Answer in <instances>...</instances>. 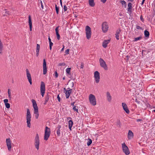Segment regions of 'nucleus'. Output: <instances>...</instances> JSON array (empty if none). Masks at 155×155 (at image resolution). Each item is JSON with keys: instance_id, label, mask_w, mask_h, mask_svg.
Masks as SVG:
<instances>
[{"instance_id": "f257e3e1", "label": "nucleus", "mask_w": 155, "mask_h": 155, "mask_svg": "<svg viewBox=\"0 0 155 155\" xmlns=\"http://www.w3.org/2000/svg\"><path fill=\"white\" fill-rule=\"evenodd\" d=\"M34 109V113L35 114V117L36 119H38L39 116L38 111V107L36 101L33 99L31 100Z\"/></svg>"}, {"instance_id": "f03ea898", "label": "nucleus", "mask_w": 155, "mask_h": 155, "mask_svg": "<svg viewBox=\"0 0 155 155\" xmlns=\"http://www.w3.org/2000/svg\"><path fill=\"white\" fill-rule=\"evenodd\" d=\"M31 114L30 110L29 109H27L26 118L27 120V127L29 128L31 127L30 122L31 121Z\"/></svg>"}, {"instance_id": "7ed1b4c3", "label": "nucleus", "mask_w": 155, "mask_h": 155, "mask_svg": "<svg viewBox=\"0 0 155 155\" xmlns=\"http://www.w3.org/2000/svg\"><path fill=\"white\" fill-rule=\"evenodd\" d=\"M51 134V130L47 126L45 127V135L44 136V139L47 140H48L50 137Z\"/></svg>"}, {"instance_id": "20e7f679", "label": "nucleus", "mask_w": 155, "mask_h": 155, "mask_svg": "<svg viewBox=\"0 0 155 155\" xmlns=\"http://www.w3.org/2000/svg\"><path fill=\"white\" fill-rule=\"evenodd\" d=\"M89 99L90 104L94 106L96 104V99L95 96L93 94H90L89 97Z\"/></svg>"}, {"instance_id": "39448f33", "label": "nucleus", "mask_w": 155, "mask_h": 155, "mask_svg": "<svg viewBox=\"0 0 155 155\" xmlns=\"http://www.w3.org/2000/svg\"><path fill=\"white\" fill-rule=\"evenodd\" d=\"M86 37L87 39H89L91 38V29L88 26H86L85 27Z\"/></svg>"}, {"instance_id": "423d86ee", "label": "nucleus", "mask_w": 155, "mask_h": 155, "mask_svg": "<svg viewBox=\"0 0 155 155\" xmlns=\"http://www.w3.org/2000/svg\"><path fill=\"white\" fill-rule=\"evenodd\" d=\"M40 144V140L38 135V134H36L34 144L36 149L38 150L39 148V145Z\"/></svg>"}, {"instance_id": "0eeeda50", "label": "nucleus", "mask_w": 155, "mask_h": 155, "mask_svg": "<svg viewBox=\"0 0 155 155\" xmlns=\"http://www.w3.org/2000/svg\"><path fill=\"white\" fill-rule=\"evenodd\" d=\"M122 149L123 152L126 155H128L130 153V151L128 147L124 143L122 144Z\"/></svg>"}, {"instance_id": "6e6552de", "label": "nucleus", "mask_w": 155, "mask_h": 155, "mask_svg": "<svg viewBox=\"0 0 155 155\" xmlns=\"http://www.w3.org/2000/svg\"><path fill=\"white\" fill-rule=\"evenodd\" d=\"M99 62L101 66L105 70H108V67L105 61L101 58H100L99 60Z\"/></svg>"}, {"instance_id": "1a4fd4ad", "label": "nucleus", "mask_w": 155, "mask_h": 155, "mask_svg": "<svg viewBox=\"0 0 155 155\" xmlns=\"http://www.w3.org/2000/svg\"><path fill=\"white\" fill-rule=\"evenodd\" d=\"M45 91V85L44 82L43 81L41 82L40 86V91L42 97H44Z\"/></svg>"}, {"instance_id": "9d476101", "label": "nucleus", "mask_w": 155, "mask_h": 155, "mask_svg": "<svg viewBox=\"0 0 155 155\" xmlns=\"http://www.w3.org/2000/svg\"><path fill=\"white\" fill-rule=\"evenodd\" d=\"M102 30L104 33L106 32L108 30L109 27L106 22L102 23Z\"/></svg>"}, {"instance_id": "9b49d317", "label": "nucleus", "mask_w": 155, "mask_h": 155, "mask_svg": "<svg viewBox=\"0 0 155 155\" xmlns=\"http://www.w3.org/2000/svg\"><path fill=\"white\" fill-rule=\"evenodd\" d=\"M94 77L95 82L96 83H99L100 79V73L98 71H95L94 72Z\"/></svg>"}, {"instance_id": "f8f14e48", "label": "nucleus", "mask_w": 155, "mask_h": 155, "mask_svg": "<svg viewBox=\"0 0 155 155\" xmlns=\"http://www.w3.org/2000/svg\"><path fill=\"white\" fill-rule=\"evenodd\" d=\"M6 142L8 150L10 151H11V150L12 146L11 145V141L10 139L9 138L7 139Z\"/></svg>"}, {"instance_id": "ddd939ff", "label": "nucleus", "mask_w": 155, "mask_h": 155, "mask_svg": "<svg viewBox=\"0 0 155 155\" xmlns=\"http://www.w3.org/2000/svg\"><path fill=\"white\" fill-rule=\"evenodd\" d=\"M26 71L27 77L28 79V81L31 85L32 84V80L31 77V74L29 71L28 69H26Z\"/></svg>"}, {"instance_id": "4468645a", "label": "nucleus", "mask_w": 155, "mask_h": 155, "mask_svg": "<svg viewBox=\"0 0 155 155\" xmlns=\"http://www.w3.org/2000/svg\"><path fill=\"white\" fill-rule=\"evenodd\" d=\"M43 74H46L47 72V67H46V62L45 61V60L44 59H43Z\"/></svg>"}, {"instance_id": "2eb2a0df", "label": "nucleus", "mask_w": 155, "mask_h": 155, "mask_svg": "<svg viewBox=\"0 0 155 155\" xmlns=\"http://www.w3.org/2000/svg\"><path fill=\"white\" fill-rule=\"evenodd\" d=\"M122 106L124 110L126 112L127 114H129L130 111L128 109L127 106L126 104L125 103H122Z\"/></svg>"}, {"instance_id": "dca6fc26", "label": "nucleus", "mask_w": 155, "mask_h": 155, "mask_svg": "<svg viewBox=\"0 0 155 155\" xmlns=\"http://www.w3.org/2000/svg\"><path fill=\"white\" fill-rule=\"evenodd\" d=\"M110 40H104L103 42L102 46L104 48H106L107 46V44L110 42Z\"/></svg>"}, {"instance_id": "f3484780", "label": "nucleus", "mask_w": 155, "mask_h": 155, "mask_svg": "<svg viewBox=\"0 0 155 155\" xmlns=\"http://www.w3.org/2000/svg\"><path fill=\"white\" fill-rule=\"evenodd\" d=\"M28 23L29 25L30 30V31H31L32 28V24L31 18L30 15H29L28 17Z\"/></svg>"}, {"instance_id": "a211bd4d", "label": "nucleus", "mask_w": 155, "mask_h": 155, "mask_svg": "<svg viewBox=\"0 0 155 155\" xmlns=\"http://www.w3.org/2000/svg\"><path fill=\"white\" fill-rule=\"evenodd\" d=\"M59 26H57L55 28L56 34L57 36V38L58 40L60 39V35L58 33V28Z\"/></svg>"}, {"instance_id": "6ab92c4d", "label": "nucleus", "mask_w": 155, "mask_h": 155, "mask_svg": "<svg viewBox=\"0 0 155 155\" xmlns=\"http://www.w3.org/2000/svg\"><path fill=\"white\" fill-rule=\"evenodd\" d=\"M71 89H70L66 91V92H65V95L66 98H69L71 93Z\"/></svg>"}, {"instance_id": "aec40b11", "label": "nucleus", "mask_w": 155, "mask_h": 155, "mask_svg": "<svg viewBox=\"0 0 155 155\" xmlns=\"http://www.w3.org/2000/svg\"><path fill=\"white\" fill-rule=\"evenodd\" d=\"M133 136V133L131 131L129 130L128 133V138L130 140L132 138Z\"/></svg>"}, {"instance_id": "412c9836", "label": "nucleus", "mask_w": 155, "mask_h": 155, "mask_svg": "<svg viewBox=\"0 0 155 155\" xmlns=\"http://www.w3.org/2000/svg\"><path fill=\"white\" fill-rule=\"evenodd\" d=\"M107 97V99L108 101L109 102H110L111 100V97L110 95V93L109 92H107L106 93Z\"/></svg>"}, {"instance_id": "4be33fe9", "label": "nucleus", "mask_w": 155, "mask_h": 155, "mask_svg": "<svg viewBox=\"0 0 155 155\" xmlns=\"http://www.w3.org/2000/svg\"><path fill=\"white\" fill-rule=\"evenodd\" d=\"M40 46L39 45L37 44V45L36 50V56L38 57L39 54V51L40 49Z\"/></svg>"}, {"instance_id": "5701e85b", "label": "nucleus", "mask_w": 155, "mask_h": 155, "mask_svg": "<svg viewBox=\"0 0 155 155\" xmlns=\"http://www.w3.org/2000/svg\"><path fill=\"white\" fill-rule=\"evenodd\" d=\"M61 128V126L59 125L57 128L58 129L57 131V134L58 136H59L60 134V129Z\"/></svg>"}, {"instance_id": "b1692460", "label": "nucleus", "mask_w": 155, "mask_h": 155, "mask_svg": "<svg viewBox=\"0 0 155 155\" xmlns=\"http://www.w3.org/2000/svg\"><path fill=\"white\" fill-rule=\"evenodd\" d=\"M88 2L89 5L90 6L92 7L94 6L95 4L94 2V0H88Z\"/></svg>"}, {"instance_id": "393cba45", "label": "nucleus", "mask_w": 155, "mask_h": 155, "mask_svg": "<svg viewBox=\"0 0 155 155\" xmlns=\"http://www.w3.org/2000/svg\"><path fill=\"white\" fill-rule=\"evenodd\" d=\"M132 4L130 2H129L128 4V8H127V11L129 12H131V9L132 8Z\"/></svg>"}, {"instance_id": "a878e982", "label": "nucleus", "mask_w": 155, "mask_h": 155, "mask_svg": "<svg viewBox=\"0 0 155 155\" xmlns=\"http://www.w3.org/2000/svg\"><path fill=\"white\" fill-rule=\"evenodd\" d=\"M3 45L0 40V54H2L3 52Z\"/></svg>"}, {"instance_id": "bb28decb", "label": "nucleus", "mask_w": 155, "mask_h": 155, "mask_svg": "<svg viewBox=\"0 0 155 155\" xmlns=\"http://www.w3.org/2000/svg\"><path fill=\"white\" fill-rule=\"evenodd\" d=\"M69 123V128L70 130H71V127L73 124V122L71 120H70L68 121Z\"/></svg>"}, {"instance_id": "cd10ccee", "label": "nucleus", "mask_w": 155, "mask_h": 155, "mask_svg": "<svg viewBox=\"0 0 155 155\" xmlns=\"http://www.w3.org/2000/svg\"><path fill=\"white\" fill-rule=\"evenodd\" d=\"M144 34L145 37H146L148 38L149 36V32L147 30L144 31Z\"/></svg>"}, {"instance_id": "c85d7f7f", "label": "nucleus", "mask_w": 155, "mask_h": 155, "mask_svg": "<svg viewBox=\"0 0 155 155\" xmlns=\"http://www.w3.org/2000/svg\"><path fill=\"white\" fill-rule=\"evenodd\" d=\"M122 6L124 7L125 8H126L127 7V4L126 2L124 0L121 1Z\"/></svg>"}, {"instance_id": "c756f323", "label": "nucleus", "mask_w": 155, "mask_h": 155, "mask_svg": "<svg viewBox=\"0 0 155 155\" xmlns=\"http://www.w3.org/2000/svg\"><path fill=\"white\" fill-rule=\"evenodd\" d=\"M49 95H48V94H47V95L46 96V97L45 99V104H46L47 102L48 101L49 99Z\"/></svg>"}, {"instance_id": "7c9ffc66", "label": "nucleus", "mask_w": 155, "mask_h": 155, "mask_svg": "<svg viewBox=\"0 0 155 155\" xmlns=\"http://www.w3.org/2000/svg\"><path fill=\"white\" fill-rule=\"evenodd\" d=\"M74 102L72 103L71 104V105L73 107V110H75L76 112H78V109H77L76 108L75 106H74Z\"/></svg>"}, {"instance_id": "2f4dec72", "label": "nucleus", "mask_w": 155, "mask_h": 155, "mask_svg": "<svg viewBox=\"0 0 155 155\" xmlns=\"http://www.w3.org/2000/svg\"><path fill=\"white\" fill-rule=\"evenodd\" d=\"M71 69V68H67L66 70V73L67 74H68L69 75H70L71 74V73H70Z\"/></svg>"}, {"instance_id": "473e14b6", "label": "nucleus", "mask_w": 155, "mask_h": 155, "mask_svg": "<svg viewBox=\"0 0 155 155\" xmlns=\"http://www.w3.org/2000/svg\"><path fill=\"white\" fill-rule=\"evenodd\" d=\"M92 143V141L91 139H88V140L87 142V145L89 146Z\"/></svg>"}, {"instance_id": "72a5a7b5", "label": "nucleus", "mask_w": 155, "mask_h": 155, "mask_svg": "<svg viewBox=\"0 0 155 155\" xmlns=\"http://www.w3.org/2000/svg\"><path fill=\"white\" fill-rule=\"evenodd\" d=\"M142 38L141 36H140L138 37L135 38L134 41H136L138 40H140Z\"/></svg>"}, {"instance_id": "f704fd0d", "label": "nucleus", "mask_w": 155, "mask_h": 155, "mask_svg": "<svg viewBox=\"0 0 155 155\" xmlns=\"http://www.w3.org/2000/svg\"><path fill=\"white\" fill-rule=\"evenodd\" d=\"M55 10L57 14H58L59 13V7H57V5L56 4L55 5Z\"/></svg>"}, {"instance_id": "c9c22d12", "label": "nucleus", "mask_w": 155, "mask_h": 155, "mask_svg": "<svg viewBox=\"0 0 155 155\" xmlns=\"http://www.w3.org/2000/svg\"><path fill=\"white\" fill-rule=\"evenodd\" d=\"M121 31V30L120 29H117L116 31V34H115L119 35V34L120 33Z\"/></svg>"}, {"instance_id": "e433bc0d", "label": "nucleus", "mask_w": 155, "mask_h": 155, "mask_svg": "<svg viewBox=\"0 0 155 155\" xmlns=\"http://www.w3.org/2000/svg\"><path fill=\"white\" fill-rule=\"evenodd\" d=\"M117 125L119 127H120L121 123L119 120H118L117 122Z\"/></svg>"}, {"instance_id": "4c0bfd02", "label": "nucleus", "mask_w": 155, "mask_h": 155, "mask_svg": "<svg viewBox=\"0 0 155 155\" xmlns=\"http://www.w3.org/2000/svg\"><path fill=\"white\" fill-rule=\"evenodd\" d=\"M8 97L10 99L11 98V93L10 91V89H8Z\"/></svg>"}, {"instance_id": "58836bf2", "label": "nucleus", "mask_w": 155, "mask_h": 155, "mask_svg": "<svg viewBox=\"0 0 155 155\" xmlns=\"http://www.w3.org/2000/svg\"><path fill=\"white\" fill-rule=\"evenodd\" d=\"M5 107L7 108H9L10 107V104L8 103L5 104Z\"/></svg>"}, {"instance_id": "ea45409f", "label": "nucleus", "mask_w": 155, "mask_h": 155, "mask_svg": "<svg viewBox=\"0 0 155 155\" xmlns=\"http://www.w3.org/2000/svg\"><path fill=\"white\" fill-rule=\"evenodd\" d=\"M84 67V64L82 62L81 63V65L80 67V69H82Z\"/></svg>"}, {"instance_id": "a19ab883", "label": "nucleus", "mask_w": 155, "mask_h": 155, "mask_svg": "<svg viewBox=\"0 0 155 155\" xmlns=\"http://www.w3.org/2000/svg\"><path fill=\"white\" fill-rule=\"evenodd\" d=\"M53 45V43L51 42H49V47L50 49L51 50V47Z\"/></svg>"}, {"instance_id": "79ce46f5", "label": "nucleus", "mask_w": 155, "mask_h": 155, "mask_svg": "<svg viewBox=\"0 0 155 155\" xmlns=\"http://www.w3.org/2000/svg\"><path fill=\"white\" fill-rule=\"evenodd\" d=\"M65 65L64 63H60L58 64V66H64Z\"/></svg>"}, {"instance_id": "37998d69", "label": "nucleus", "mask_w": 155, "mask_h": 155, "mask_svg": "<svg viewBox=\"0 0 155 155\" xmlns=\"http://www.w3.org/2000/svg\"><path fill=\"white\" fill-rule=\"evenodd\" d=\"M64 12L66 11L67 10V7L66 5L64 6Z\"/></svg>"}, {"instance_id": "c03bdc74", "label": "nucleus", "mask_w": 155, "mask_h": 155, "mask_svg": "<svg viewBox=\"0 0 155 155\" xmlns=\"http://www.w3.org/2000/svg\"><path fill=\"white\" fill-rule=\"evenodd\" d=\"M136 28L137 29H142V27H140L138 25H137L136 26Z\"/></svg>"}, {"instance_id": "a18cd8bd", "label": "nucleus", "mask_w": 155, "mask_h": 155, "mask_svg": "<svg viewBox=\"0 0 155 155\" xmlns=\"http://www.w3.org/2000/svg\"><path fill=\"white\" fill-rule=\"evenodd\" d=\"M69 49H67L65 51V53L66 54H69Z\"/></svg>"}, {"instance_id": "49530a36", "label": "nucleus", "mask_w": 155, "mask_h": 155, "mask_svg": "<svg viewBox=\"0 0 155 155\" xmlns=\"http://www.w3.org/2000/svg\"><path fill=\"white\" fill-rule=\"evenodd\" d=\"M4 102L5 104L8 103V99H5L4 100Z\"/></svg>"}, {"instance_id": "de8ad7c7", "label": "nucleus", "mask_w": 155, "mask_h": 155, "mask_svg": "<svg viewBox=\"0 0 155 155\" xmlns=\"http://www.w3.org/2000/svg\"><path fill=\"white\" fill-rule=\"evenodd\" d=\"M54 74L56 78H57L58 77V74L56 71H55Z\"/></svg>"}, {"instance_id": "09e8293b", "label": "nucleus", "mask_w": 155, "mask_h": 155, "mask_svg": "<svg viewBox=\"0 0 155 155\" xmlns=\"http://www.w3.org/2000/svg\"><path fill=\"white\" fill-rule=\"evenodd\" d=\"M115 35H116V39L117 40H119V35H117V34H115Z\"/></svg>"}, {"instance_id": "8fccbe9b", "label": "nucleus", "mask_w": 155, "mask_h": 155, "mask_svg": "<svg viewBox=\"0 0 155 155\" xmlns=\"http://www.w3.org/2000/svg\"><path fill=\"white\" fill-rule=\"evenodd\" d=\"M57 98H58V101L59 102H60V98L59 96V95L58 94L57 96Z\"/></svg>"}, {"instance_id": "3c124183", "label": "nucleus", "mask_w": 155, "mask_h": 155, "mask_svg": "<svg viewBox=\"0 0 155 155\" xmlns=\"http://www.w3.org/2000/svg\"><path fill=\"white\" fill-rule=\"evenodd\" d=\"M140 19L142 21H144L143 19V16L142 15H141L140 16Z\"/></svg>"}, {"instance_id": "603ef678", "label": "nucleus", "mask_w": 155, "mask_h": 155, "mask_svg": "<svg viewBox=\"0 0 155 155\" xmlns=\"http://www.w3.org/2000/svg\"><path fill=\"white\" fill-rule=\"evenodd\" d=\"M5 10H6L5 13L6 14H8V15H9V11H8V10H7L6 9H5Z\"/></svg>"}, {"instance_id": "864d4df0", "label": "nucleus", "mask_w": 155, "mask_h": 155, "mask_svg": "<svg viewBox=\"0 0 155 155\" xmlns=\"http://www.w3.org/2000/svg\"><path fill=\"white\" fill-rule=\"evenodd\" d=\"M41 8L42 9H43V8L44 6H43V5L42 2V1H41Z\"/></svg>"}, {"instance_id": "5fc2aeb1", "label": "nucleus", "mask_w": 155, "mask_h": 155, "mask_svg": "<svg viewBox=\"0 0 155 155\" xmlns=\"http://www.w3.org/2000/svg\"><path fill=\"white\" fill-rule=\"evenodd\" d=\"M101 1L103 3H104L106 2L107 0H101Z\"/></svg>"}, {"instance_id": "6e6d98bb", "label": "nucleus", "mask_w": 155, "mask_h": 155, "mask_svg": "<svg viewBox=\"0 0 155 155\" xmlns=\"http://www.w3.org/2000/svg\"><path fill=\"white\" fill-rule=\"evenodd\" d=\"M48 39L49 42H51V40L49 36L48 37Z\"/></svg>"}, {"instance_id": "4d7b16f0", "label": "nucleus", "mask_w": 155, "mask_h": 155, "mask_svg": "<svg viewBox=\"0 0 155 155\" xmlns=\"http://www.w3.org/2000/svg\"><path fill=\"white\" fill-rule=\"evenodd\" d=\"M142 120L141 119H137V122H139V121H142Z\"/></svg>"}, {"instance_id": "13d9d810", "label": "nucleus", "mask_w": 155, "mask_h": 155, "mask_svg": "<svg viewBox=\"0 0 155 155\" xmlns=\"http://www.w3.org/2000/svg\"><path fill=\"white\" fill-rule=\"evenodd\" d=\"M145 0H143L142 2L141 3L142 5H143V3H144V1Z\"/></svg>"}, {"instance_id": "bf43d9fd", "label": "nucleus", "mask_w": 155, "mask_h": 155, "mask_svg": "<svg viewBox=\"0 0 155 155\" xmlns=\"http://www.w3.org/2000/svg\"><path fill=\"white\" fill-rule=\"evenodd\" d=\"M64 46L61 49V51H64Z\"/></svg>"}, {"instance_id": "052dcab7", "label": "nucleus", "mask_w": 155, "mask_h": 155, "mask_svg": "<svg viewBox=\"0 0 155 155\" xmlns=\"http://www.w3.org/2000/svg\"><path fill=\"white\" fill-rule=\"evenodd\" d=\"M64 92H66V91H67V90H66V89L65 88H64Z\"/></svg>"}, {"instance_id": "680f3d73", "label": "nucleus", "mask_w": 155, "mask_h": 155, "mask_svg": "<svg viewBox=\"0 0 155 155\" xmlns=\"http://www.w3.org/2000/svg\"><path fill=\"white\" fill-rule=\"evenodd\" d=\"M135 102L138 103H139V102H138L137 100V99H136V100H135Z\"/></svg>"}, {"instance_id": "e2e57ef3", "label": "nucleus", "mask_w": 155, "mask_h": 155, "mask_svg": "<svg viewBox=\"0 0 155 155\" xmlns=\"http://www.w3.org/2000/svg\"><path fill=\"white\" fill-rule=\"evenodd\" d=\"M128 1H130V2H133V0H128Z\"/></svg>"}, {"instance_id": "0e129e2a", "label": "nucleus", "mask_w": 155, "mask_h": 155, "mask_svg": "<svg viewBox=\"0 0 155 155\" xmlns=\"http://www.w3.org/2000/svg\"><path fill=\"white\" fill-rule=\"evenodd\" d=\"M60 4L61 5V6H62V2H60Z\"/></svg>"}, {"instance_id": "69168bd1", "label": "nucleus", "mask_w": 155, "mask_h": 155, "mask_svg": "<svg viewBox=\"0 0 155 155\" xmlns=\"http://www.w3.org/2000/svg\"><path fill=\"white\" fill-rule=\"evenodd\" d=\"M63 80H65V77H63Z\"/></svg>"}, {"instance_id": "338daca9", "label": "nucleus", "mask_w": 155, "mask_h": 155, "mask_svg": "<svg viewBox=\"0 0 155 155\" xmlns=\"http://www.w3.org/2000/svg\"><path fill=\"white\" fill-rule=\"evenodd\" d=\"M153 111L154 112H155V110H153Z\"/></svg>"}, {"instance_id": "774afa93", "label": "nucleus", "mask_w": 155, "mask_h": 155, "mask_svg": "<svg viewBox=\"0 0 155 155\" xmlns=\"http://www.w3.org/2000/svg\"><path fill=\"white\" fill-rule=\"evenodd\" d=\"M60 2H62V0H60Z\"/></svg>"}]
</instances>
